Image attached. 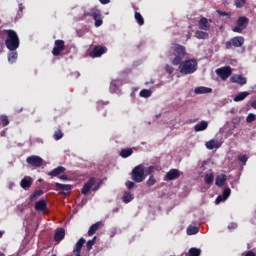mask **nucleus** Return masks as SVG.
<instances>
[{"instance_id":"f257e3e1","label":"nucleus","mask_w":256,"mask_h":256,"mask_svg":"<svg viewBox=\"0 0 256 256\" xmlns=\"http://www.w3.org/2000/svg\"><path fill=\"white\" fill-rule=\"evenodd\" d=\"M178 69L182 75H193L197 71L198 63L194 58L180 62Z\"/></svg>"},{"instance_id":"f03ea898","label":"nucleus","mask_w":256,"mask_h":256,"mask_svg":"<svg viewBox=\"0 0 256 256\" xmlns=\"http://www.w3.org/2000/svg\"><path fill=\"white\" fill-rule=\"evenodd\" d=\"M7 38L5 40V45L9 51H17L19 49L20 40L17 32L15 30H5Z\"/></svg>"},{"instance_id":"7ed1b4c3","label":"nucleus","mask_w":256,"mask_h":256,"mask_svg":"<svg viewBox=\"0 0 256 256\" xmlns=\"http://www.w3.org/2000/svg\"><path fill=\"white\" fill-rule=\"evenodd\" d=\"M173 56L172 65H181L183 59L187 56V49H185V46L181 44H175L173 47Z\"/></svg>"},{"instance_id":"20e7f679","label":"nucleus","mask_w":256,"mask_h":256,"mask_svg":"<svg viewBox=\"0 0 256 256\" xmlns=\"http://www.w3.org/2000/svg\"><path fill=\"white\" fill-rule=\"evenodd\" d=\"M147 178L145 174V168L143 165H138L132 170V179L135 183H143V180Z\"/></svg>"},{"instance_id":"39448f33","label":"nucleus","mask_w":256,"mask_h":256,"mask_svg":"<svg viewBox=\"0 0 256 256\" xmlns=\"http://www.w3.org/2000/svg\"><path fill=\"white\" fill-rule=\"evenodd\" d=\"M249 27V18L240 16L236 21V26L232 28L233 33H243Z\"/></svg>"},{"instance_id":"423d86ee","label":"nucleus","mask_w":256,"mask_h":256,"mask_svg":"<svg viewBox=\"0 0 256 256\" xmlns=\"http://www.w3.org/2000/svg\"><path fill=\"white\" fill-rule=\"evenodd\" d=\"M245 44V38L243 36H235L230 41L225 42V49H231V47H243Z\"/></svg>"},{"instance_id":"0eeeda50","label":"nucleus","mask_w":256,"mask_h":256,"mask_svg":"<svg viewBox=\"0 0 256 256\" xmlns=\"http://www.w3.org/2000/svg\"><path fill=\"white\" fill-rule=\"evenodd\" d=\"M216 74L220 79H222V81H227V79H229L233 74V70L231 69V66H224L216 69Z\"/></svg>"},{"instance_id":"6e6552de","label":"nucleus","mask_w":256,"mask_h":256,"mask_svg":"<svg viewBox=\"0 0 256 256\" xmlns=\"http://www.w3.org/2000/svg\"><path fill=\"white\" fill-rule=\"evenodd\" d=\"M104 53H107V47L96 45L92 49V51L89 52V57H92V59H95L97 57H101V55H104Z\"/></svg>"},{"instance_id":"1a4fd4ad","label":"nucleus","mask_w":256,"mask_h":256,"mask_svg":"<svg viewBox=\"0 0 256 256\" xmlns=\"http://www.w3.org/2000/svg\"><path fill=\"white\" fill-rule=\"evenodd\" d=\"M54 45L55 46L52 49V55L54 57H59V55H61V53H63V50L65 49V41L55 40Z\"/></svg>"},{"instance_id":"9d476101","label":"nucleus","mask_w":256,"mask_h":256,"mask_svg":"<svg viewBox=\"0 0 256 256\" xmlns=\"http://www.w3.org/2000/svg\"><path fill=\"white\" fill-rule=\"evenodd\" d=\"M26 163L30 165V167H41L43 165V158L37 156V155H32L27 157Z\"/></svg>"},{"instance_id":"9b49d317","label":"nucleus","mask_w":256,"mask_h":256,"mask_svg":"<svg viewBox=\"0 0 256 256\" xmlns=\"http://www.w3.org/2000/svg\"><path fill=\"white\" fill-rule=\"evenodd\" d=\"M181 171L178 169H171L165 175V181H175V179H179L181 177Z\"/></svg>"},{"instance_id":"f8f14e48","label":"nucleus","mask_w":256,"mask_h":256,"mask_svg":"<svg viewBox=\"0 0 256 256\" xmlns=\"http://www.w3.org/2000/svg\"><path fill=\"white\" fill-rule=\"evenodd\" d=\"M209 23H213V21L207 19L206 17H201L200 20L198 21V27L202 31H209V29H211V24Z\"/></svg>"},{"instance_id":"ddd939ff","label":"nucleus","mask_w":256,"mask_h":256,"mask_svg":"<svg viewBox=\"0 0 256 256\" xmlns=\"http://www.w3.org/2000/svg\"><path fill=\"white\" fill-rule=\"evenodd\" d=\"M89 17H92L95 21V27H101L103 25V19L101 18V11L96 10L92 13H88Z\"/></svg>"},{"instance_id":"4468645a","label":"nucleus","mask_w":256,"mask_h":256,"mask_svg":"<svg viewBox=\"0 0 256 256\" xmlns=\"http://www.w3.org/2000/svg\"><path fill=\"white\" fill-rule=\"evenodd\" d=\"M97 180L95 179V177H91L83 186L81 193L82 195H87V193H89V191H91L93 185H95V182Z\"/></svg>"},{"instance_id":"2eb2a0df","label":"nucleus","mask_w":256,"mask_h":256,"mask_svg":"<svg viewBox=\"0 0 256 256\" xmlns=\"http://www.w3.org/2000/svg\"><path fill=\"white\" fill-rule=\"evenodd\" d=\"M231 195V188H225L222 192V195L217 196L215 203L216 205H219V203H222V201H227Z\"/></svg>"},{"instance_id":"dca6fc26","label":"nucleus","mask_w":256,"mask_h":256,"mask_svg":"<svg viewBox=\"0 0 256 256\" xmlns=\"http://www.w3.org/2000/svg\"><path fill=\"white\" fill-rule=\"evenodd\" d=\"M83 245H85V238H80L73 248L75 256H81V249H83Z\"/></svg>"},{"instance_id":"f3484780","label":"nucleus","mask_w":256,"mask_h":256,"mask_svg":"<svg viewBox=\"0 0 256 256\" xmlns=\"http://www.w3.org/2000/svg\"><path fill=\"white\" fill-rule=\"evenodd\" d=\"M56 191H63L64 193H71V185L69 184H61L59 182L55 183Z\"/></svg>"},{"instance_id":"a211bd4d","label":"nucleus","mask_w":256,"mask_h":256,"mask_svg":"<svg viewBox=\"0 0 256 256\" xmlns=\"http://www.w3.org/2000/svg\"><path fill=\"white\" fill-rule=\"evenodd\" d=\"M67 169L63 166H58L57 168L53 169L51 172L48 173L50 177H59L62 173H65Z\"/></svg>"},{"instance_id":"6ab92c4d","label":"nucleus","mask_w":256,"mask_h":256,"mask_svg":"<svg viewBox=\"0 0 256 256\" xmlns=\"http://www.w3.org/2000/svg\"><path fill=\"white\" fill-rule=\"evenodd\" d=\"M31 185H33V180L31 179V177L23 178L20 182V187H22V189H25V191L31 189Z\"/></svg>"},{"instance_id":"aec40b11","label":"nucleus","mask_w":256,"mask_h":256,"mask_svg":"<svg viewBox=\"0 0 256 256\" xmlns=\"http://www.w3.org/2000/svg\"><path fill=\"white\" fill-rule=\"evenodd\" d=\"M231 82L237 83L238 85L243 86V85H247V78H245L241 75H236L231 78Z\"/></svg>"},{"instance_id":"412c9836","label":"nucleus","mask_w":256,"mask_h":256,"mask_svg":"<svg viewBox=\"0 0 256 256\" xmlns=\"http://www.w3.org/2000/svg\"><path fill=\"white\" fill-rule=\"evenodd\" d=\"M194 93H196V95H205L207 93H213V89L207 88L205 86H200L194 89Z\"/></svg>"},{"instance_id":"4be33fe9","label":"nucleus","mask_w":256,"mask_h":256,"mask_svg":"<svg viewBox=\"0 0 256 256\" xmlns=\"http://www.w3.org/2000/svg\"><path fill=\"white\" fill-rule=\"evenodd\" d=\"M65 239V229L63 228H58L54 234V241H63Z\"/></svg>"},{"instance_id":"5701e85b","label":"nucleus","mask_w":256,"mask_h":256,"mask_svg":"<svg viewBox=\"0 0 256 256\" xmlns=\"http://www.w3.org/2000/svg\"><path fill=\"white\" fill-rule=\"evenodd\" d=\"M207 127H209V123L205 120H202L200 123L195 125L194 130L196 132L205 131V129H207Z\"/></svg>"},{"instance_id":"b1692460","label":"nucleus","mask_w":256,"mask_h":256,"mask_svg":"<svg viewBox=\"0 0 256 256\" xmlns=\"http://www.w3.org/2000/svg\"><path fill=\"white\" fill-rule=\"evenodd\" d=\"M35 209L36 211H45L47 209V201L44 199L37 201L35 203Z\"/></svg>"},{"instance_id":"393cba45","label":"nucleus","mask_w":256,"mask_h":256,"mask_svg":"<svg viewBox=\"0 0 256 256\" xmlns=\"http://www.w3.org/2000/svg\"><path fill=\"white\" fill-rule=\"evenodd\" d=\"M250 93L247 91L240 92L234 97L235 103H239V101H244V99H247L249 97Z\"/></svg>"},{"instance_id":"a878e982","label":"nucleus","mask_w":256,"mask_h":256,"mask_svg":"<svg viewBox=\"0 0 256 256\" xmlns=\"http://www.w3.org/2000/svg\"><path fill=\"white\" fill-rule=\"evenodd\" d=\"M133 199H135V196L133 195V193L129 192V191H125L122 197V201L123 203H131V201H133Z\"/></svg>"},{"instance_id":"bb28decb","label":"nucleus","mask_w":256,"mask_h":256,"mask_svg":"<svg viewBox=\"0 0 256 256\" xmlns=\"http://www.w3.org/2000/svg\"><path fill=\"white\" fill-rule=\"evenodd\" d=\"M99 227H101V222H96L95 224H93L88 230L89 237H91L92 235H95V233L99 231Z\"/></svg>"},{"instance_id":"cd10ccee","label":"nucleus","mask_w":256,"mask_h":256,"mask_svg":"<svg viewBox=\"0 0 256 256\" xmlns=\"http://www.w3.org/2000/svg\"><path fill=\"white\" fill-rule=\"evenodd\" d=\"M225 181H227V175L223 174L221 176L216 177V185L217 187H223L225 185Z\"/></svg>"},{"instance_id":"c85d7f7f","label":"nucleus","mask_w":256,"mask_h":256,"mask_svg":"<svg viewBox=\"0 0 256 256\" xmlns=\"http://www.w3.org/2000/svg\"><path fill=\"white\" fill-rule=\"evenodd\" d=\"M207 149L213 150V149H219V141L217 140H210L206 142Z\"/></svg>"},{"instance_id":"c756f323","label":"nucleus","mask_w":256,"mask_h":256,"mask_svg":"<svg viewBox=\"0 0 256 256\" xmlns=\"http://www.w3.org/2000/svg\"><path fill=\"white\" fill-rule=\"evenodd\" d=\"M133 155V149L128 148V149H122L120 152V157L123 159H127V157H131Z\"/></svg>"},{"instance_id":"7c9ffc66","label":"nucleus","mask_w":256,"mask_h":256,"mask_svg":"<svg viewBox=\"0 0 256 256\" xmlns=\"http://www.w3.org/2000/svg\"><path fill=\"white\" fill-rule=\"evenodd\" d=\"M186 256H201V249L199 248H190Z\"/></svg>"},{"instance_id":"2f4dec72","label":"nucleus","mask_w":256,"mask_h":256,"mask_svg":"<svg viewBox=\"0 0 256 256\" xmlns=\"http://www.w3.org/2000/svg\"><path fill=\"white\" fill-rule=\"evenodd\" d=\"M17 57H18L17 50L11 51L8 54L9 63H15V61H17Z\"/></svg>"},{"instance_id":"473e14b6","label":"nucleus","mask_w":256,"mask_h":256,"mask_svg":"<svg viewBox=\"0 0 256 256\" xmlns=\"http://www.w3.org/2000/svg\"><path fill=\"white\" fill-rule=\"evenodd\" d=\"M214 179H215V176L213 175V173L206 174L204 177L205 184L212 185Z\"/></svg>"},{"instance_id":"72a5a7b5","label":"nucleus","mask_w":256,"mask_h":256,"mask_svg":"<svg viewBox=\"0 0 256 256\" xmlns=\"http://www.w3.org/2000/svg\"><path fill=\"white\" fill-rule=\"evenodd\" d=\"M135 20L138 23V25H145V19H143V16L139 12H135L134 14Z\"/></svg>"},{"instance_id":"f704fd0d","label":"nucleus","mask_w":256,"mask_h":256,"mask_svg":"<svg viewBox=\"0 0 256 256\" xmlns=\"http://www.w3.org/2000/svg\"><path fill=\"white\" fill-rule=\"evenodd\" d=\"M195 37L196 39H207L209 37V33L198 30L195 32Z\"/></svg>"},{"instance_id":"c9c22d12","label":"nucleus","mask_w":256,"mask_h":256,"mask_svg":"<svg viewBox=\"0 0 256 256\" xmlns=\"http://www.w3.org/2000/svg\"><path fill=\"white\" fill-rule=\"evenodd\" d=\"M63 131H61V128H58L53 135V138L55 139V141H59L61 139H63Z\"/></svg>"},{"instance_id":"e433bc0d","label":"nucleus","mask_w":256,"mask_h":256,"mask_svg":"<svg viewBox=\"0 0 256 256\" xmlns=\"http://www.w3.org/2000/svg\"><path fill=\"white\" fill-rule=\"evenodd\" d=\"M97 241V236H94L92 240H88L86 243L87 251H91L93 249V245H95V242Z\"/></svg>"},{"instance_id":"4c0bfd02","label":"nucleus","mask_w":256,"mask_h":256,"mask_svg":"<svg viewBox=\"0 0 256 256\" xmlns=\"http://www.w3.org/2000/svg\"><path fill=\"white\" fill-rule=\"evenodd\" d=\"M41 195H43V190H35L31 194L30 199H31V201H35V199H37L38 197H41Z\"/></svg>"},{"instance_id":"58836bf2","label":"nucleus","mask_w":256,"mask_h":256,"mask_svg":"<svg viewBox=\"0 0 256 256\" xmlns=\"http://www.w3.org/2000/svg\"><path fill=\"white\" fill-rule=\"evenodd\" d=\"M0 123H1L2 127H7V125H9V117H7V115H1Z\"/></svg>"},{"instance_id":"ea45409f","label":"nucleus","mask_w":256,"mask_h":256,"mask_svg":"<svg viewBox=\"0 0 256 256\" xmlns=\"http://www.w3.org/2000/svg\"><path fill=\"white\" fill-rule=\"evenodd\" d=\"M188 235H197L199 233V228L197 226H191L187 229Z\"/></svg>"},{"instance_id":"a19ab883","label":"nucleus","mask_w":256,"mask_h":256,"mask_svg":"<svg viewBox=\"0 0 256 256\" xmlns=\"http://www.w3.org/2000/svg\"><path fill=\"white\" fill-rule=\"evenodd\" d=\"M25 9V6H23V3H20L18 6V12H17V19H21L23 17V10Z\"/></svg>"},{"instance_id":"79ce46f5","label":"nucleus","mask_w":256,"mask_h":256,"mask_svg":"<svg viewBox=\"0 0 256 256\" xmlns=\"http://www.w3.org/2000/svg\"><path fill=\"white\" fill-rule=\"evenodd\" d=\"M151 95H152L151 90L143 89L140 91V97H144L145 99H147L148 97H151Z\"/></svg>"},{"instance_id":"37998d69","label":"nucleus","mask_w":256,"mask_h":256,"mask_svg":"<svg viewBox=\"0 0 256 256\" xmlns=\"http://www.w3.org/2000/svg\"><path fill=\"white\" fill-rule=\"evenodd\" d=\"M238 161H240V163H243V165H247V161H249V157H247V155H239Z\"/></svg>"},{"instance_id":"c03bdc74","label":"nucleus","mask_w":256,"mask_h":256,"mask_svg":"<svg viewBox=\"0 0 256 256\" xmlns=\"http://www.w3.org/2000/svg\"><path fill=\"white\" fill-rule=\"evenodd\" d=\"M245 3H247V0H235V6L237 9H241Z\"/></svg>"},{"instance_id":"a18cd8bd","label":"nucleus","mask_w":256,"mask_h":256,"mask_svg":"<svg viewBox=\"0 0 256 256\" xmlns=\"http://www.w3.org/2000/svg\"><path fill=\"white\" fill-rule=\"evenodd\" d=\"M155 183H157V180H155V176H150L149 179L147 180L148 187H153Z\"/></svg>"},{"instance_id":"49530a36","label":"nucleus","mask_w":256,"mask_h":256,"mask_svg":"<svg viewBox=\"0 0 256 256\" xmlns=\"http://www.w3.org/2000/svg\"><path fill=\"white\" fill-rule=\"evenodd\" d=\"M256 116L253 113L248 114V116L246 117V123H253V121H255Z\"/></svg>"},{"instance_id":"de8ad7c7","label":"nucleus","mask_w":256,"mask_h":256,"mask_svg":"<svg viewBox=\"0 0 256 256\" xmlns=\"http://www.w3.org/2000/svg\"><path fill=\"white\" fill-rule=\"evenodd\" d=\"M165 71H166L167 73H169V75H173V72L175 71V69H174L171 65L167 64V65L165 66Z\"/></svg>"},{"instance_id":"09e8293b","label":"nucleus","mask_w":256,"mask_h":256,"mask_svg":"<svg viewBox=\"0 0 256 256\" xmlns=\"http://www.w3.org/2000/svg\"><path fill=\"white\" fill-rule=\"evenodd\" d=\"M217 13L220 17H231V13L223 12L221 10H217Z\"/></svg>"},{"instance_id":"8fccbe9b","label":"nucleus","mask_w":256,"mask_h":256,"mask_svg":"<svg viewBox=\"0 0 256 256\" xmlns=\"http://www.w3.org/2000/svg\"><path fill=\"white\" fill-rule=\"evenodd\" d=\"M126 187L127 189H134V187H136L135 182L132 181H126Z\"/></svg>"},{"instance_id":"3c124183","label":"nucleus","mask_w":256,"mask_h":256,"mask_svg":"<svg viewBox=\"0 0 256 256\" xmlns=\"http://www.w3.org/2000/svg\"><path fill=\"white\" fill-rule=\"evenodd\" d=\"M242 256H256V255H255V252L249 250V251L243 252Z\"/></svg>"},{"instance_id":"603ef678","label":"nucleus","mask_w":256,"mask_h":256,"mask_svg":"<svg viewBox=\"0 0 256 256\" xmlns=\"http://www.w3.org/2000/svg\"><path fill=\"white\" fill-rule=\"evenodd\" d=\"M102 5H108V3H111V0H99Z\"/></svg>"},{"instance_id":"864d4df0","label":"nucleus","mask_w":256,"mask_h":256,"mask_svg":"<svg viewBox=\"0 0 256 256\" xmlns=\"http://www.w3.org/2000/svg\"><path fill=\"white\" fill-rule=\"evenodd\" d=\"M228 229H237V224L232 223L228 226Z\"/></svg>"},{"instance_id":"5fc2aeb1","label":"nucleus","mask_w":256,"mask_h":256,"mask_svg":"<svg viewBox=\"0 0 256 256\" xmlns=\"http://www.w3.org/2000/svg\"><path fill=\"white\" fill-rule=\"evenodd\" d=\"M251 108L256 110V100L251 102Z\"/></svg>"},{"instance_id":"6e6d98bb","label":"nucleus","mask_w":256,"mask_h":256,"mask_svg":"<svg viewBox=\"0 0 256 256\" xmlns=\"http://www.w3.org/2000/svg\"><path fill=\"white\" fill-rule=\"evenodd\" d=\"M60 179L62 180V181H67V175H62V176H60Z\"/></svg>"},{"instance_id":"4d7b16f0","label":"nucleus","mask_w":256,"mask_h":256,"mask_svg":"<svg viewBox=\"0 0 256 256\" xmlns=\"http://www.w3.org/2000/svg\"><path fill=\"white\" fill-rule=\"evenodd\" d=\"M99 187H101V182L96 187L93 188V191H97Z\"/></svg>"},{"instance_id":"13d9d810","label":"nucleus","mask_w":256,"mask_h":256,"mask_svg":"<svg viewBox=\"0 0 256 256\" xmlns=\"http://www.w3.org/2000/svg\"><path fill=\"white\" fill-rule=\"evenodd\" d=\"M1 237H3V232L0 231V239H1Z\"/></svg>"},{"instance_id":"bf43d9fd","label":"nucleus","mask_w":256,"mask_h":256,"mask_svg":"<svg viewBox=\"0 0 256 256\" xmlns=\"http://www.w3.org/2000/svg\"><path fill=\"white\" fill-rule=\"evenodd\" d=\"M0 256H5V254L3 252H0Z\"/></svg>"},{"instance_id":"052dcab7","label":"nucleus","mask_w":256,"mask_h":256,"mask_svg":"<svg viewBox=\"0 0 256 256\" xmlns=\"http://www.w3.org/2000/svg\"><path fill=\"white\" fill-rule=\"evenodd\" d=\"M150 83L153 85V83H155V81L151 80Z\"/></svg>"},{"instance_id":"680f3d73","label":"nucleus","mask_w":256,"mask_h":256,"mask_svg":"<svg viewBox=\"0 0 256 256\" xmlns=\"http://www.w3.org/2000/svg\"><path fill=\"white\" fill-rule=\"evenodd\" d=\"M149 169H153V167H150Z\"/></svg>"}]
</instances>
